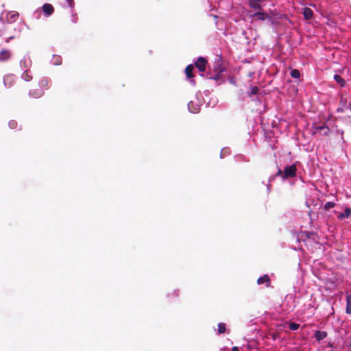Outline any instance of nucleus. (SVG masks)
I'll list each match as a JSON object with an SVG mask.
<instances>
[{"label": "nucleus", "mask_w": 351, "mask_h": 351, "mask_svg": "<svg viewBox=\"0 0 351 351\" xmlns=\"http://www.w3.org/2000/svg\"><path fill=\"white\" fill-rule=\"evenodd\" d=\"M297 167L295 165L285 167L284 171L278 169L276 176H281L283 180L293 178L296 176Z\"/></svg>", "instance_id": "nucleus-1"}, {"label": "nucleus", "mask_w": 351, "mask_h": 351, "mask_svg": "<svg viewBox=\"0 0 351 351\" xmlns=\"http://www.w3.org/2000/svg\"><path fill=\"white\" fill-rule=\"evenodd\" d=\"M313 130L314 134H319L320 136H328L330 132V129L326 125L313 126Z\"/></svg>", "instance_id": "nucleus-2"}, {"label": "nucleus", "mask_w": 351, "mask_h": 351, "mask_svg": "<svg viewBox=\"0 0 351 351\" xmlns=\"http://www.w3.org/2000/svg\"><path fill=\"white\" fill-rule=\"evenodd\" d=\"M207 60L204 57H199L195 62V66L201 72H204L206 68Z\"/></svg>", "instance_id": "nucleus-3"}, {"label": "nucleus", "mask_w": 351, "mask_h": 351, "mask_svg": "<svg viewBox=\"0 0 351 351\" xmlns=\"http://www.w3.org/2000/svg\"><path fill=\"white\" fill-rule=\"evenodd\" d=\"M225 68L223 66L222 60L219 58L215 60L213 64V71L215 73H221L224 71Z\"/></svg>", "instance_id": "nucleus-4"}, {"label": "nucleus", "mask_w": 351, "mask_h": 351, "mask_svg": "<svg viewBox=\"0 0 351 351\" xmlns=\"http://www.w3.org/2000/svg\"><path fill=\"white\" fill-rule=\"evenodd\" d=\"M11 58V52L8 49H3L0 52V61L5 62Z\"/></svg>", "instance_id": "nucleus-5"}, {"label": "nucleus", "mask_w": 351, "mask_h": 351, "mask_svg": "<svg viewBox=\"0 0 351 351\" xmlns=\"http://www.w3.org/2000/svg\"><path fill=\"white\" fill-rule=\"evenodd\" d=\"M257 283L258 285L266 283V287H269L270 286L269 276L267 274L263 275V276L258 278Z\"/></svg>", "instance_id": "nucleus-6"}, {"label": "nucleus", "mask_w": 351, "mask_h": 351, "mask_svg": "<svg viewBox=\"0 0 351 351\" xmlns=\"http://www.w3.org/2000/svg\"><path fill=\"white\" fill-rule=\"evenodd\" d=\"M43 10L46 16H50L54 12V8L52 5L49 3H45L43 5Z\"/></svg>", "instance_id": "nucleus-7"}, {"label": "nucleus", "mask_w": 351, "mask_h": 351, "mask_svg": "<svg viewBox=\"0 0 351 351\" xmlns=\"http://www.w3.org/2000/svg\"><path fill=\"white\" fill-rule=\"evenodd\" d=\"M44 90L41 88H36L29 92V95L34 98H40L43 95Z\"/></svg>", "instance_id": "nucleus-8"}, {"label": "nucleus", "mask_w": 351, "mask_h": 351, "mask_svg": "<svg viewBox=\"0 0 351 351\" xmlns=\"http://www.w3.org/2000/svg\"><path fill=\"white\" fill-rule=\"evenodd\" d=\"M263 0H249V5L250 6L257 10H261L262 9V6L261 5L260 3Z\"/></svg>", "instance_id": "nucleus-9"}, {"label": "nucleus", "mask_w": 351, "mask_h": 351, "mask_svg": "<svg viewBox=\"0 0 351 351\" xmlns=\"http://www.w3.org/2000/svg\"><path fill=\"white\" fill-rule=\"evenodd\" d=\"M303 15H304V17L305 18V19H311L312 17H313V10L309 8H304L303 9Z\"/></svg>", "instance_id": "nucleus-10"}, {"label": "nucleus", "mask_w": 351, "mask_h": 351, "mask_svg": "<svg viewBox=\"0 0 351 351\" xmlns=\"http://www.w3.org/2000/svg\"><path fill=\"white\" fill-rule=\"evenodd\" d=\"M193 69H194V66L193 64H189L186 67L185 73H186L187 78L191 79L194 77L193 74Z\"/></svg>", "instance_id": "nucleus-11"}, {"label": "nucleus", "mask_w": 351, "mask_h": 351, "mask_svg": "<svg viewBox=\"0 0 351 351\" xmlns=\"http://www.w3.org/2000/svg\"><path fill=\"white\" fill-rule=\"evenodd\" d=\"M351 215V208H348V207H346L344 210V212L343 213H340L339 215H338V218L339 219H342L343 218H348L350 217Z\"/></svg>", "instance_id": "nucleus-12"}, {"label": "nucleus", "mask_w": 351, "mask_h": 351, "mask_svg": "<svg viewBox=\"0 0 351 351\" xmlns=\"http://www.w3.org/2000/svg\"><path fill=\"white\" fill-rule=\"evenodd\" d=\"M253 17H256L258 20L265 21L267 18V15L262 12H257L252 15Z\"/></svg>", "instance_id": "nucleus-13"}, {"label": "nucleus", "mask_w": 351, "mask_h": 351, "mask_svg": "<svg viewBox=\"0 0 351 351\" xmlns=\"http://www.w3.org/2000/svg\"><path fill=\"white\" fill-rule=\"evenodd\" d=\"M334 80L338 83L341 87H344L346 84V82L339 75H335Z\"/></svg>", "instance_id": "nucleus-14"}, {"label": "nucleus", "mask_w": 351, "mask_h": 351, "mask_svg": "<svg viewBox=\"0 0 351 351\" xmlns=\"http://www.w3.org/2000/svg\"><path fill=\"white\" fill-rule=\"evenodd\" d=\"M326 336H327V333L324 331L317 330V331H316V332L315 334V337L316 338V339L317 341L324 339V338L326 337Z\"/></svg>", "instance_id": "nucleus-15"}, {"label": "nucleus", "mask_w": 351, "mask_h": 351, "mask_svg": "<svg viewBox=\"0 0 351 351\" xmlns=\"http://www.w3.org/2000/svg\"><path fill=\"white\" fill-rule=\"evenodd\" d=\"M49 82L46 78L42 79L39 82V86L40 87V88H41V89L42 88L47 89L49 88Z\"/></svg>", "instance_id": "nucleus-16"}, {"label": "nucleus", "mask_w": 351, "mask_h": 351, "mask_svg": "<svg viewBox=\"0 0 351 351\" xmlns=\"http://www.w3.org/2000/svg\"><path fill=\"white\" fill-rule=\"evenodd\" d=\"M346 312L348 314H351V302H350V296L347 297L346 300Z\"/></svg>", "instance_id": "nucleus-17"}, {"label": "nucleus", "mask_w": 351, "mask_h": 351, "mask_svg": "<svg viewBox=\"0 0 351 351\" xmlns=\"http://www.w3.org/2000/svg\"><path fill=\"white\" fill-rule=\"evenodd\" d=\"M290 75L292 77L298 79L300 77V72L298 69H292L291 71Z\"/></svg>", "instance_id": "nucleus-18"}, {"label": "nucleus", "mask_w": 351, "mask_h": 351, "mask_svg": "<svg viewBox=\"0 0 351 351\" xmlns=\"http://www.w3.org/2000/svg\"><path fill=\"white\" fill-rule=\"evenodd\" d=\"M226 324L224 323H219L218 324V332L219 334H223L226 332Z\"/></svg>", "instance_id": "nucleus-19"}, {"label": "nucleus", "mask_w": 351, "mask_h": 351, "mask_svg": "<svg viewBox=\"0 0 351 351\" xmlns=\"http://www.w3.org/2000/svg\"><path fill=\"white\" fill-rule=\"evenodd\" d=\"M8 126L10 129L14 130L18 126V123L15 120H10L8 122Z\"/></svg>", "instance_id": "nucleus-20"}, {"label": "nucleus", "mask_w": 351, "mask_h": 351, "mask_svg": "<svg viewBox=\"0 0 351 351\" xmlns=\"http://www.w3.org/2000/svg\"><path fill=\"white\" fill-rule=\"evenodd\" d=\"M53 64L56 65H60L62 63V58L59 56H54L53 57Z\"/></svg>", "instance_id": "nucleus-21"}, {"label": "nucleus", "mask_w": 351, "mask_h": 351, "mask_svg": "<svg viewBox=\"0 0 351 351\" xmlns=\"http://www.w3.org/2000/svg\"><path fill=\"white\" fill-rule=\"evenodd\" d=\"M299 327H300V324L294 323V322H291L289 324V328L291 330H298L299 328Z\"/></svg>", "instance_id": "nucleus-22"}, {"label": "nucleus", "mask_w": 351, "mask_h": 351, "mask_svg": "<svg viewBox=\"0 0 351 351\" xmlns=\"http://www.w3.org/2000/svg\"><path fill=\"white\" fill-rule=\"evenodd\" d=\"M335 206V204L332 202H328L324 205V209L328 210Z\"/></svg>", "instance_id": "nucleus-23"}, {"label": "nucleus", "mask_w": 351, "mask_h": 351, "mask_svg": "<svg viewBox=\"0 0 351 351\" xmlns=\"http://www.w3.org/2000/svg\"><path fill=\"white\" fill-rule=\"evenodd\" d=\"M216 74L215 75H211L209 77L210 79L214 80H219L221 79V73H215Z\"/></svg>", "instance_id": "nucleus-24"}, {"label": "nucleus", "mask_w": 351, "mask_h": 351, "mask_svg": "<svg viewBox=\"0 0 351 351\" xmlns=\"http://www.w3.org/2000/svg\"><path fill=\"white\" fill-rule=\"evenodd\" d=\"M259 89L257 86H254L252 87V90H251V94L252 95H256L258 93Z\"/></svg>", "instance_id": "nucleus-25"}, {"label": "nucleus", "mask_w": 351, "mask_h": 351, "mask_svg": "<svg viewBox=\"0 0 351 351\" xmlns=\"http://www.w3.org/2000/svg\"><path fill=\"white\" fill-rule=\"evenodd\" d=\"M68 3V5L71 8H73L74 6H75V2H74V0H66Z\"/></svg>", "instance_id": "nucleus-26"}, {"label": "nucleus", "mask_w": 351, "mask_h": 351, "mask_svg": "<svg viewBox=\"0 0 351 351\" xmlns=\"http://www.w3.org/2000/svg\"><path fill=\"white\" fill-rule=\"evenodd\" d=\"M232 351H239V348L237 347L234 346V347H233L232 348Z\"/></svg>", "instance_id": "nucleus-27"}, {"label": "nucleus", "mask_w": 351, "mask_h": 351, "mask_svg": "<svg viewBox=\"0 0 351 351\" xmlns=\"http://www.w3.org/2000/svg\"><path fill=\"white\" fill-rule=\"evenodd\" d=\"M16 16H18V14H13L11 16V17H12V18H14V19Z\"/></svg>", "instance_id": "nucleus-28"}, {"label": "nucleus", "mask_w": 351, "mask_h": 351, "mask_svg": "<svg viewBox=\"0 0 351 351\" xmlns=\"http://www.w3.org/2000/svg\"><path fill=\"white\" fill-rule=\"evenodd\" d=\"M191 83H192L193 85L195 84V80H191Z\"/></svg>", "instance_id": "nucleus-29"}]
</instances>
